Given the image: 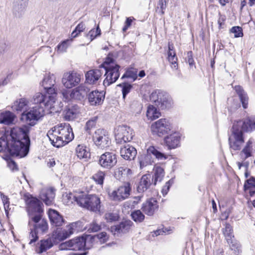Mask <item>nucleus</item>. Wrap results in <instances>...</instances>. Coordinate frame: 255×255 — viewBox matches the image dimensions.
Returning <instances> with one entry per match:
<instances>
[{
    "label": "nucleus",
    "mask_w": 255,
    "mask_h": 255,
    "mask_svg": "<svg viewBox=\"0 0 255 255\" xmlns=\"http://www.w3.org/2000/svg\"><path fill=\"white\" fill-rule=\"evenodd\" d=\"M52 238L55 242L62 241L68 238L64 229H57L53 232Z\"/></svg>",
    "instance_id": "43"
},
{
    "label": "nucleus",
    "mask_w": 255,
    "mask_h": 255,
    "mask_svg": "<svg viewBox=\"0 0 255 255\" xmlns=\"http://www.w3.org/2000/svg\"><path fill=\"white\" fill-rule=\"evenodd\" d=\"M150 100L156 106L162 109L168 106V96L165 92L161 90L153 91L150 96Z\"/></svg>",
    "instance_id": "14"
},
{
    "label": "nucleus",
    "mask_w": 255,
    "mask_h": 255,
    "mask_svg": "<svg viewBox=\"0 0 255 255\" xmlns=\"http://www.w3.org/2000/svg\"><path fill=\"white\" fill-rule=\"evenodd\" d=\"M26 204L29 219L31 216L35 215H41L43 209L41 207V202L36 198L32 197L29 193H26L23 196Z\"/></svg>",
    "instance_id": "9"
},
{
    "label": "nucleus",
    "mask_w": 255,
    "mask_h": 255,
    "mask_svg": "<svg viewBox=\"0 0 255 255\" xmlns=\"http://www.w3.org/2000/svg\"><path fill=\"white\" fill-rule=\"evenodd\" d=\"M122 87L123 98L125 100L128 94L132 89V85L128 83H124L119 85Z\"/></svg>",
    "instance_id": "53"
},
{
    "label": "nucleus",
    "mask_w": 255,
    "mask_h": 255,
    "mask_svg": "<svg viewBox=\"0 0 255 255\" xmlns=\"http://www.w3.org/2000/svg\"><path fill=\"white\" fill-rule=\"evenodd\" d=\"M151 185V175L145 174L141 177L137 186V190L139 193H142L149 188Z\"/></svg>",
    "instance_id": "28"
},
{
    "label": "nucleus",
    "mask_w": 255,
    "mask_h": 255,
    "mask_svg": "<svg viewBox=\"0 0 255 255\" xmlns=\"http://www.w3.org/2000/svg\"><path fill=\"white\" fill-rule=\"evenodd\" d=\"M168 61L172 64V68L177 69V58L176 56L175 52L173 51V45L172 44H169L168 45Z\"/></svg>",
    "instance_id": "39"
},
{
    "label": "nucleus",
    "mask_w": 255,
    "mask_h": 255,
    "mask_svg": "<svg viewBox=\"0 0 255 255\" xmlns=\"http://www.w3.org/2000/svg\"><path fill=\"white\" fill-rule=\"evenodd\" d=\"M255 129V120L247 118L235 122L232 133L229 138L230 147L234 150L241 149L244 142L243 132L251 131Z\"/></svg>",
    "instance_id": "3"
},
{
    "label": "nucleus",
    "mask_w": 255,
    "mask_h": 255,
    "mask_svg": "<svg viewBox=\"0 0 255 255\" xmlns=\"http://www.w3.org/2000/svg\"><path fill=\"white\" fill-rule=\"evenodd\" d=\"M131 216L133 220L136 223L142 222L145 218L144 215L139 210H135L132 212L131 214Z\"/></svg>",
    "instance_id": "47"
},
{
    "label": "nucleus",
    "mask_w": 255,
    "mask_h": 255,
    "mask_svg": "<svg viewBox=\"0 0 255 255\" xmlns=\"http://www.w3.org/2000/svg\"><path fill=\"white\" fill-rule=\"evenodd\" d=\"M85 28V25L83 22H81L80 23H79L78 25L76 27L75 30L71 33V38L73 39L74 38L77 37V34H75V32L77 31H79V32H82L84 30Z\"/></svg>",
    "instance_id": "55"
},
{
    "label": "nucleus",
    "mask_w": 255,
    "mask_h": 255,
    "mask_svg": "<svg viewBox=\"0 0 255 255\" xmlns=\"http://www.w3.org/2000/svg\"><path fill=\"white\" fill-rule=\"evenodd\" d=\"M56 83V77L54 74L48 73L46 74L42 82V86L47 92L48 95L44 94L47 97L49 96H54L56 101V90L54 87Z\"/></svg>",
    "instance_id": "16"
},
{
    "label": "nucleus",
    "mask_w": 255,
    "mask_h": 255,
    "mask_svg": "<svg viewBox=\"0 0 255 255\" xmlns=\"http://www.w3.org/2000/svg\"><path fill=\"white\" fill-rule=\"evenodd\" d=\"M131 174L132 171L129 168L123 166L119 167L115 171V175L119 179L123 177H128Z\"/></svg>",
    "instance_id": "41"
},
{
    "label": "nucleus",
    "mask_w": 255,
    "mask_h": 255,
    "mask_svg": "<svg viewBox=\"0 0 255 255\" xmlns=\"http://www.w3.org/2000/svg\"><path fill=\"white\" fill-rule=\"evenodd\" d=\"M187 62L189 63L190 66H192L194 64V60L192 56V51H188L187 52Z\"/></svg>",
    "instance_id": "63"
},
{
    "label": "nucleus",
    "mask_w": 255,
    "mask_h": 255,
    "mask_svg": "<svg viewBox=\"0 0 255 255\" xmlns=\"http://www.w3.org/2000/svg\"><path fill=\"white\" fill-rule=\"evenodd\" d=\"M88 237L85 238L84 237L75 238L68 241L60 244V249L61 250L83 251L90 249L92 246L87 245Z\"/></svg>",
    "instance_id": "6"
},
{
    "label": "nucleus",
    "mask_w": 255,
    "mask_h": 255,
    "mask_svg": "<svg viewBox=\"0 0 255 255\" xmlns=\"http://www.w3.org/2000/svg\"><path fill=\"white\" fill-rule=\"evenodd\" d=\"M75 153L80 159H87L90 157L91 153L89 148L84 144H79L75 149Z\"/></svg>",
    "instance_id": "29"
},
{
    "label": "nucleus",
    "mask_w": 255,
    "mask_h": 255,
    "mask_svg": "<svg viewBox=\"0 0 255 255\" xmlns=\"http://www.w3.org/2000/svg\"><path fill=\"white\" fill-rule=\"evenodd\" d=\"M120 154L121 156L125 159L131 160L134 159L137 154V151L134 147L127 144L121 148Z\"/></svg>",
    "instance_id": "24"
},
{
    "label": "nucleus",
    "mask_w": 255,
    "mask_h": 255,
    "mask_svg": "<svg viewBox=\"0 0 255 255\" xmlns=\"http://www.w3.org/2000/svg\"><path fill=\"white\" fill-rule=\"evenodd\" d=\"M55 192V190L53 188H44L40 192V198L46 205L50 206L54 203Z\"/></svg>",
    "instance_id": "19"
},
{
    "label": "nucleus",
    "mask_w": 255,
    "mask_h": 255,
    "mask_svg": "<svg viewBox=\"0 0 255 255\" xmlns=\"http://www.w3.org/2000/svg\"><path fill=\"white\" fill-rule=\"evenodd\" d=\"M92 138L95 145L101 149L106 148L111 144L108 133L104 129H96L93 135Z\"/></svg>",
    "instance_id": "10"
},
{
    "label": "nucleus",
    "mask_w": 255,
    "mask_h": 255,
    "mask_svg": "<svg viewBox=\"0 0 255 255\" xmlns=\"http://www.w3.org/2000/svg\"><path fill=\"white\" fill-rule=\"evenodd\" d=\"M137 69L133 68H130L126 71V73L123 75L121 78L124 79L125 78H130L134 81L137 77Z\"/></svg>",
    "instance_id": "49"
},
{
    "label": "nucleus",
    "mask_w": 255,
    "mask_h": 255,
    "mask_svg": "<svg viewBox=\"0 0 255 255\" xmlns=\"http://www.w3.org/2000/svg\"><path fill=\"white\" fill-rule=\"evenodd\" d=\"M105 218L108 222H113L118 219L117 215L112 213H106L105 215Z\"/></svg>",
    "instance_id": "60"
},
{
    "label": "nucleus",
    "mask_w": 255,
    "mask_h": 255,
    "mask_svg": "<svg viewBox=\"0 0 255 255\" xmlns=\"http://www.w3.org/2000/svg\"><path fill=\"white\" fill-rule=\"evenodd\" d=\"M105 98L103 92L94 91L91 92L88 96V100L92 106H97L101 104Z\"/></svg>",
    "instance_id": "25"
},
{
    "label": "nucleus",
    "mask_w": 255,
    "mask_h": 255,
    "mask_svg": "<svg viewBox=\"0 0 255 255\" xmlns=\"http://www.w3.org/2000/svg\"><path fill=\"white\" fill-rule=\"evenodd\" d=\"M137 203V202L136 201H128L125 203L124 207H127L128 209L132 208L134 206V204H136Z\"/></svg>",
    "instance_id": "64"
},
{
    "label": "nucleus",
    "mask_w": 255,
    "mask_h": 255,
    "mask_svg": "<svg viewBox=\"0 0 255 255\" xmlns=\"http://www.w3.org/2000/svg\"><path fill=\"white\" fill-rule=\"evenodd\" d=\"M230 249L234 252L235 255H240L242 253L241 245L239 243L233 239L230 241V243H228Z\"/></svg>",
    "instance_id": "45"
},
{
    "label": "nucleus",
    "mask_w": 255,
    "mask_h": 255,
    "mask_svg": "<svg viewBox=\"0 0 255 255\" xmlns=\"http://www.w3.org/2000/svg\"><path fill=\"white\" fill-rule=\"evenodd\" d=\"M80 222H73L67 225L64 229L66 233L67 237L69 238L71 235L76 232H78L81 230Z\"/></svg>",
    "instance_id": "37"
},
{
    "label": "nucleus",
    "mask_w": 255,
    "mask_h": 255,
    "mask_svg": "<svg viewBox=\"0 0 255 255\" xmlns=\"http://www.w3.org/2000/svg\"><path fill=\"white\" fill-rule=\"evenodd\" d=\"M120 65L117 64H112L109 66H105L106 78L104 80L103 85L105 87L109 86L114 83L120 76Z\"/></svg>",
    "instance_id": "13"
},
{
    "label": "nucleus",
    "mask_w": 255,
    "mask_h": 255,
    "mask_svg": "<svg viewBox=\"0 0 255 255\" xmlns=\"http://www.w3.org/2000/svg\"><path fill=\"white\" fill-rule=\"evenodd\" d=\"M153 173L152 181L155 185L157 182H161L164 176V169L160 166H155L153 168Z\"/></svg>",
    "instance_id": "36"
},
{
    "label": "nucleus",
    "mask_w": 255,
    "mask_h": 255,
    "mask_svg": "<svg viewBox=\"0 0 255 255\" xmlns=\"http://www.w3.org/2000/svg\"><path fill=\"white\" fill-rule=\"evenodd\" d=\"M80 206L96 213L100 211L101 202L100 197L96 195H87L83 192Z\"/></svg>",
    "instance_id": "8"
},
{
    "label": "nucleus",
    "mask_w": 255,
    "mask_h": 255,
    "mask_svg": "<svg viewBox=\"0 0 255 255\" xmlns=\"http://www.w3.org/2000/svg\"><path fill=\"white\" fill-rule=\"evenodd\" d=\"M253 143L254 139L253 138H250L247 142L245 147L241 152L240 155L243 160H245L247 158L252 156L251 152Z\"/></svg>",
    "instance_id": "35"
},
{
    "label": "nucleus",
    "mask_w": 255,
    "mask_h": 255,
    "mask_svg": "<svg viewBox=\"0 0 255 255\" xmlns=\"http://www.w3.org/2000/svg\"><path fill=\"white\" fill-rule=\"evenodd\" d=\"M132 225V222L128 220L122 222L119 225L115 227V229L119 233H126L128 231Z\"/></svg>",
    "instance_id": "42"
},
{
    "label": "nucleus",
    "mask_w": 255,
    "mask_h": 255,
    "mask_svg": "<svg viewBox=\"0 0 255 255\" xmlns=\"http://www.w3.org/2000/svg\"><path fill=\"white\" fill-rule=\"evenodd\" d=\"M161 116L160 112L153 105L148 106L146 111L147 118L151 121L158 118Z\"/></svg>",
    "instance_id": "40"
},
{
    "label": "nucleus",
    "mask_w": 255,
    "mask_h": 255,
    "mask_svg": "<svg viewBox=\"0 0 255 255\" xmlns=\"http://www.w3.org/2000/svg\"><path fill=\"white\" fill-rule=\"evenodd\" d=\"M0 195L2 201V203L4 206V209L5 212L6 214L7 215L8 212V210L9 209V198L5 195L3 193L0 192Z\"/></svg>",
    "instance_id": "52"
},
{
    "label": "nucleus",
    "mask_w": 255,
    "mask_h": 255,
    "mask_svg": "<svg viewBox=\"0 0 255 255\" xmlns=\"http://www.w3.org/2000/svg\"><path fill=\"white\" fill-rule=\"evenodd\" d=\"M83 195V192H70L64 197V199L67 200L66 203L68 204L76 202L77 204L80 206V201L81 200Z\"/></svg>",
    "instance_id": "30"
},
{
    "label": "nucleus",
    "mask_w": 255,
    "mask_h": 255,
    "mask_svg": "<svg viewBox=\"0 0 255 255\" xmlns=\"http://www.w3.org/2000/svg\"><path fill=\"white\" fill-rule=\"evenodd\" d=\"M234 89L240 97L243 108L244 109L247 108L248 105V97L247 94L240 86H236Z\"/></svg>",
    "instance_id": "34"
},
{
    "label": "nucleus",
    "mask_w": 255,
    "mask_h": 255,
    "mask_svg": "<svg viewBox=\"0 0 255 255\" xmlns=\"http://www.w3.org/2000/svg\"><path fill=\"white\" fill-rule=\"evenodd\" d=\"M99 162L102 167L110 169L117 164V156L113 152H106L101 155Z\"/></svg>",
    "instance_id": "18"
},
{
    "label": "nucleus",
    "mask_w": 255,
    "mask_h": 255,
    "mask_svg": "<svg viewBox=\"0 0 255 255\" xmlns=\"http://www.w3.org/2000/svg\"><path fill=\"white\" fill-rule=\"evenodd\" d=\"M103 72L99 69H94L88 71L85 75L86 83L91 85L97 84Z\"/></svg>",
    "instance_id": "23"
},
{
    "label": "nucleus",
    "mask_w": 255,
    "mask_h": 255,
    "mask_svg": "<svg viewBox=\"0 0 255 255\" xmlns=\"http://www.w3.org/2000/svg\"><path fill=\"white\" fill-rule=\"evenodd\" d=\"M52 144L56 147H62L74 138L72 128L69 124L63 123L51 128L47 132Z\"/></svg>",
    "instance_id": "4"
},
{
    "label": "nucleus",
    "mask_w": 255,
    "mask_h": 255,
    "mask_svg": "<svg viewBox=\"0 0 255 255\" xmlns=\"http://www.w3.org/2000/svg\"><path fill=\"white\" fill-rule=\"evenodd\" d=\"M29 127L24 126L5 131L0 137V152L4 151L19 157L25 156L29 149Z\"/></svg>",
    "instance_id": "1"
},
{
    "label": "nucleus",
    "mask_w": 255,
    "mask_h": 255,
    "mask_svg": "<svg viewBox=\"0 0 255 255\" xmlns=\"http://www.w3.org/2000/svg\"><path fill=\"white\" fill-rule=\"evenodd\" d=\"M105 176V172L102 171H98L92 176V179L98 184L102 185Z\"/></svg>",
    "instance_id": "48"
},
{
    "label": "nucleus",
    "mask_w": 255,
    "mask_h": 255,
    "mask_svg": "<svg viewBox=\"0 0 255 255\" xmlns=\"http://www.w3.org/2000/svg\"><path fill=\"white\" fill-rule=\"evenodd\" d=\"M7 166L13 171H17L18 170L16 163L13 160H10L7 161Z\"/></svg>",
    "instance_id": "61"
},
{
    "label": "nucleus",
    "mask_w": 255,
    "mask_h": 255,
    "mask_svg": "<svg viewBox=\"0 0 255 255\" xmlns=\"http://www.w3.org/2000/svg\"><path fill=\"white\" fill-rule=\"evenodd\" d=\"M101 35V30L99 28V25L97 27L96 29H91L87 36H89L91 38V41L94 39L97 36Z\"/></svg>",
    "instance_id": "56"
},
{
    "label": "nucleus",
    "mask_w": 255,
    "mask_h": 255,
    "mask_svg": "<svg viewBox=\"0 0 255 255\" xmlns=\"http://www.w3.org/2000/svg\"><path fill=\"white\" fill-rule=\"evenodd\" d=\"M134 19L133 17H128L125 21V26L123 27L122 29V31L123 32H126L128 28L131 26V22L132 20Z\"/></svg>",
    "instance_id": "59"
},
{
    "label": "nucleus",
    "mask_w": 255,
    "mask_h": 255,
    "mask_svg": "<svg viewBox=\"0 0 255 255\" xmlns=\"http://www.w3.org/2000/svg\"><path fill=\"white\" fill-rule=\"evenodd\" d=\"M166 7V0H159L157 4V8H160V12L162 14L164 13V10Z\"/></svg>",
    "instance_id": "58"
},
{
    "label": "nucleus",
    "mask_w": 255,
    "mask_h": 255,
    "mask_svg": "<svg viewBox=\"0 0 255 255\" xmlns=\"http://www.w3.org/2000/svg\"><path fill=\"white\" fill-rule=\"evenodd\" d=\"M89 91L90 89L87 87L86 84H81L72 90L70 94V97L72 99L81 100L84 99Z\"/></svg>",
    "instance_id": "21"
},
{
    "label": "nucleus",
    "mask_w": 255,
    "mask_h": 255,
    "mask_svg": "<svg viewBox=\"0 0 255 255\" xmlns=\"http://www.w3.org/2000/svg\"><path fill=\"white\" fill-rule=\"evenodd\" d=\"M230 32L234 34L236 38L241 37L243 36L242 28L240 26H234L230 29Z\"/></svg>",
    "instance_id": "54"
},
{
    "label": "nucleus",
    "mask_w": 255,
    "mask_h": 255,
    "mask_svg": "<svg viewBox=\"0 0 255 255\" xmlns=\"http://www.w3.org/2000/svg\"><path fill=\"white\" fill-rule=\"evenodd\" d=\"M28 0H14L12 12L16 17H21L24 13Z\"/></svg>",
    "instance_id": "20"
},
{
    "label": "nucleus",
    "mask_w": 255,
    "mask_h": 255,
    "mask_svg": "<svg viewBox=\"0 0 255 255\" xmlns=\"http://www.w3.org/2000/svg\"><path fill=\"white\" fill-rule=\"evenodd\" d=\"M80 113V109L78 106L74 105L68 108L65 111V119L67 121L75 119Z\"/></svg>",
    "instance_id": "31"
},
{
    "label": "nucleus",
    "mask_w": 255,
    "mask_h": 255,
    "mask_svg": "<svg viewBox=\"0 0 255 255\" xmlns=\"http://www.w3.org/2000/svg\"><path fill=\"white\" fill-rule=\"evenodd\" d=\"M15 115L12 112L5 111L0 114V123L6 125L12 124L15 119Z\"/></svg>",
    "instance_id": "33"
},
{
    "label": "nucleus",
    "mask_w": 255,
    "mask_h": 255,
    "mask_svg": "<svg viewBox=\"0 0 255 255\" xmlns=\"http://www.w3.org/2000/svg\"><path fill=\"white\" fill-rule=\"evenodd\" d=\"M158 205L157 202L153 198L147 200L143 203L141 209L148 216H152L157 210Z\"/></svg>",
    "instance_id": "22"
},
{
    "label": "nucleus",
    "mask_w": 255,
    "mask_h": 255,
    "mask_svg": "<svg viewBox=\"0 0 255 255\" xmlns=\"http://www.w3.org/2000/svg\"><path fill=\"white\" fill-rule=\"evenodd\" d=\"M151 154L153 155L159 160L165 159L167 158L166 154L158 150L154 146H150L147 150V154H141L138 157L140 169L151 164L152 160H151Z\"/></svg>",
    "instance_id": "7"
},
{
    "label": "nucleus",
    "mask_w": 255,
    "mask_h": 255,
    "mask_svg": "<svg viewBox=\"0 0 255 255\" xmlns=\"http://www.w3.org/2000/svg\"><path fill=\"white\" fill-rule=\"evenodd\" d=\"M171 128L170 123L166 119H160L153 123L151 126V129L153 134L158 136H162L170 131Z\"/></svg>",
    "instance_id": "12"
},
{
    "label": "nucleus",
    "mask_w": 255,
    "mask_h": 255,
    "mask_svg": "<svg viewBox=\"0 0 255 255\" xmlns=\"http://www.w3.org/2000/svg\"><path fill=\"white\" fill-rule=\"evenodd\" d=\"M53 246V244L51 242V239H48L41 241V244L40 247V251L41 253L46 251L47 250L51 248Z\"/></svg>",
    "instance_id": "51"
},
{
    "label": "nucleus",
    "mask_w": 255,
    "mask_h": 255,
    "mask_svg": "<svg viewBox=\"0 0 255 255\" xmlns=\"http://www.w3.org/2000/svg\"><path fill=\"white\" fill-rule=\"evenodd\" d=\"M31 102L35 106L29 112H23L21 117L22 120L30 126L35 124L36 122L44 115L46 110L55 112L58 111L56 108L57 103L53 96L47 97L44 94L37 93L33 96Z\"/></svg>",
    "instance_id": "2"
},
{
    "label": "nucleus",
    "mask_w": 255,
    "mask_h": 255,
    "mask_svg": "<svg viewBox=\"0 0 255 255\" xmlns=\"http://www.w3.org/2000/svg\"><path fill=\"white\" fill-rule=\"evenodd\" d=\"M223 234L226 238L228 243H230V241L234 238V236L233 234V229L230 224H226L225 228L223 229Z\"/></svg>",
    "instance_id": "46"
},
{
    "label": "nucleus",
    "mask_w": 255,
    "mask_h": 255,
    "mask_svg": "<svg viewBox=\"0 0 255 255\" xmlns=\"http://www.w3.org/2000/svg\"><path fill=\"white\" fill-rule=\"evenodd\" d=\"M97 120V117H94L87 122L85 127V129L88 132L90 133L91 130L95 127Z\"/></svg>",
    "instance_id": "50"
},
{
    "label": "nucleus",
    "mask_w": 255,
    "mask_h": 255,
    "mask_svg": "<svg viewBox=\"0 0 255 255\" xmlns=\"http://www.w3.org/2000/svg\"><path fill=\"white\" fill-rule=\"evenodd\" d=\"M29 107V102L25 98H21L16 101L13 103L12 108L16 111H24L27 110Z\"/></svg>",
    "instance_id": "32"
},
{
    "label": "nucleus",
    "mask_w": 255,
    "mask_h": 255,
    "mask_svg": "<svg viewBox=\"0 0 255 255\" xmlns=\"http://www.w3.org/2000/svg\"><path fill=\"white\" fill-rule=\"evenodd\" d=\"M130 191V183L126 182L123 185L120 186L117 190L113 191L111 194V197L115 201H123L129 196Z\"/></svg>",
    "instance_id": "17"
},
{
    "label": "nucleus",
    "mask_w": 255,
    "mask_h": 255,
    "mask_svg": "<svg viewBox=\"0 0 255 255\" xmlns=\"http://www.w3.org/2000/svg\"><path fill=\"white\" fill-rule=\"evenodd\" d=\"M180 136L178 133H174L166 136L164 142L169 149L175 148L179 144Z\"/></svg>",
    "instance_id": "26"
},
{
    "label": "nucleus",
    "mask_w": 255,
    "mask_h": 255,
    "mask_svg": "<svg viewBox=\"0 0 255 255\" xmlns=\"http://www.w3.org/2000/svg\"><path fill=\"white\" fill-rule=\"evenodd\" d=\"M89 241L92 243L94 242H99L100 244L105 243L109 239V236L106 232H101L95 236H88Z\"/></svg>",
    "instance_id": "38"
},
{
    "label": "nucleus",
    "mask_w": 255,
    "mask_h": 255,
    "mask_svg": "<svg viewBox=\"0 0 255 255\" xmlns=\"http://www.w3.org/2000/svg\"><path fill=\"white\" fill-rule=\"evenodd\" d=\"M48 216L53 225L58 227L63 225L64 219L57 211L50 209L48 212Z\"/></svg>",
    "instance_id": "27"
},
{
    "label": "nucleus",
    "mask_w": 255,
    "mask_h": 255,
    "mask_svg": "<svg viewBox=\"0 0 255 255\" xmlns=\"http://www.w3.org/2000/svg\"><path fill=\"white\" fill-rule=\"evenodd\" d=\"M115 132V139L120 144L130 141L133 136L132 129L127 126L118 127Z\"/></svg>",
    "instance_id": "11"
},
{
    "label": "nucleus",
    "mask_w": 255,
    "mask_h": 255,
    "mask_svg": "<svg viewBox=\"0 0 255 255\" xmlns=\"http://www.w3.org/2000/svg\"><path fill=\"white\" fill-rule=\"evenodd\" d=\"M81 76V74L74 71L66 72L63 74L62 83L66 88H72L80 83Z\"/></svg>",
    "instance_id": "15"
},
{
    "label": "nucleus",
    "mask_w": 255,
    "mask_h": 255,
    "mask_svg": "<svg viewBox=\"0 0 255 255\" xmlns=\"http://www.w3.org/2000/svg\"><path fill=\"white\" fill-rule=\"evenodd\" d=\"M28 225L30 232L29 236V244L35 243L38 239V235L47 232L48 224L46 220L42 219V215H35L29 220Z\"/></svg>",
    "instance_id": "5"
},
{
    "label": "nucleus",
    "mask_w": 255,
    "mask_h": 255,
    "mask_svg": "<svg viewBox=\"0 0 255 255\" xmlns=\"http://www.w3.org/2000/svg\"><path fill=\"white\" fill-rule=\"evenodd\" d=\"M252 186H255V179L254 178H251L247 180V183L244 185L245 190Z\"/></svg>",
    "instance_id": "62"
},
{
    "label": "nucleus",
    "mask_w": 255,
    "mask_h": 255,
    "mask_svg": "<svg viewBox=\"0 0 255 255\" xmlns=\"http://www.w3.org/2000/svg\"><path fill=\"white\" fill-rule=\"evenodd\" d=\"M73 42L72 38L66 39L59 43L56 47V50L58 53H62L66 52L69 46Z\"/></svg>",
    "instance_id": "44"
},
{
    "label": "nucleus",
    "mask_w": 255,
    "mask_h": 255,
    "mask_svg": "<svg viewBox=\"0 0 255 255\" xmlns=\"http://www.w3.org/2000/svg\"><path fill=\"white\" fill-rule=\"evenodd\" d=\"M100 229L101 226L94 221L89 225L88 231L89 232H96L99 231Z\"/></svg>",
    "instance_id": "57"
}]
</instances>
